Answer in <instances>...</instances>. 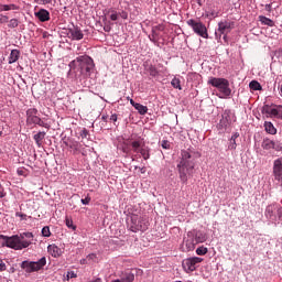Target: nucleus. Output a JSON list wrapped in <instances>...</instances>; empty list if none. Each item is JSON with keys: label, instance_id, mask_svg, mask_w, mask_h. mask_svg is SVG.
I'll return each mask as SVG.
<instances>
[{"label": "nucleus", "instance_id": "2f4dec72", "mask_svg": "<svg viewBox=\"0 0 282 282\" xmlns=\"http://www.w3.org/2000/svg\"><path fill=\"white\" fill-rule=\"evenodd\" d=\"M131 147H132L134 153H140V149H142V143H140V141H133L131 143Z\"/></svg>", "mask_w": 282, "mask_h": 282}, {"label": "nucleus", "instance_id": "473e14b6", "mask_svg": "<svg viewBox=\"0 0 282 282\" xmlns=\"http://www.w3.org/2000/svg\"><path fill=\"white\" fill-rule=\"evenodd\" d=\"M65 224H66L67 228H69L70 230H76V225H74V220H72V218L66 217Z\"/></svg>", "mask_w": 282, "mask_h": 282}, {"label": "nucleus", "instance_id": "f8f14e48", "mask_svg": "<svg viewBox=\"0 0 282 282\" xmlns=\"http://www.w3.org/2000/svg\"><path fill=\"white\" fill-rule=\"evenodd\" d=\"M279 207L280 206L276 203L267 206L264 217H267V219H269L270 221H276V214L279 213Z\"/></svg>", "mask_w": 282, "mask_h": 282}, {"label": "nucleus", "instance_id": "1a4fd4ad", "mask_svg": "<svg viewBox=\"0 0 282 282\" xmlns=\"http://www.w3.org/2000/svg\"><path fill=\"white\" fill-rule=\"evenodd\" d=\"M37 113L39 110L36 108H30L26 110L28 124H39V127H44L45 129H47V123L42 121Z\"/></svg>", "mask_w": 282, "mask_h": 282}, {"label": "nucleus", "instance_id": "0eeeda50", "mask_svg": "<svg viewBox=\"0 0 282 282\" xmlns=\"http://www.w3.org/2000/svg\"><path fill=\"white\" fill-rule=\"evenodd\" d=\"M148 229H149V220H147V218L138 215L131 216L130 230L132 232H139V231L144 232Z\"/></svg>", "mask_w": 282, "mask_h": 282}, {"label": "nucleus", "instance_id": "3c124183", "mask_svg": "<svg viewBox=\"0 0 282 282\" xmlns=\"http://www.w3.org/2000/svg\"><path fill=\"white\" fill-rule=\"evenodd\" d=\"M119 17H121V19H124V20L129 19V14L127 13V11H121L119 13Z\"/></svg>", "mask_w": 282, "mask_h": 282}, {"label": "nucleus", "instance_id": "ddd939ff", "mask_svg": "<svg viewBox=\"0 0 282 282\" xmlns=\"http://www.w3.org/2000/svg\"><path fill=\"white\" fill-rule=\"evenodd\" d=\"M261 147L262 149H264V151H270L272 149L274 151H282L281 142H274L273 140H270V139H263Z\"/></svg>", "mask_w": 282, "mask_h": 282}, {"label": "nucleus", "instance_id": "8fccbe9b", "mask_svg": "<svg viewBox=\"0 0 282 282\" xmlns=\"http://www.w3.org/2000/svg\"><path fill=\"white\" fill-rule=\"evenodd\" d=\"M37 3L41 6H47L48 3H52V0H37Z\"/></svg>", "mask_w": 282, "mask_h": 282}, {"label": "nucleus", "instance_id": "4d7b16f0", "mask_svg": "<svg viewBox=\"0 0 282 282\" xmlns=\"http://www.w3.org/2000/svg\"><path fill=\"white\" fill-rule=\"evenodd\" d=\"M110 120H111L112 122H118V115H116V113L111 115V116H110Z\"/></svg>", "mask_w": 282, "mask_h": 282}, {"label": "nucleus", "instance_id": "dca6fc26", "mask_svg": "<svg viewBox=\"0 0 282 282\" xmlns=\"http://www.w3.org/2000/svg\"><path fill=\"white\" fill-rule=\"evenodd\" d=\"M47 252L51 257H54V259H58V257L63 254V249L53 243L47 246Z\"/></svg>", "mask_w": 282, "mask_h": 282}, {"label": "nucleus", "instance_id": "7c9ffc66", "mask_svg": "<svg viewBox=\"0 0 282 282\" xmlns=\"http://www.w3.org/2000/svg\"><path fill=\"white\" fill-rule=\"evenodd\" d=\"M196 254H198V257H204V254H208V248L200 246L196 249Z\"/></svg>", "mask_w": 282, "mask_h": 282}, {"label": "nucleus", "instance_id": "c85d7f7f", "mask_svg": "<svg viewBox=\"0 0 282 282\" xmlns=\"http://www.w3.org/2000/svg\"><path fill=\"white\" fill-rule=\"evenodd\" d=\"M249 87L252 89V91H261L262 89L261 84L257 80L250 82Z\"/></svg>", "mask_w": 282, "mask_h": 282}, {"label": "nucleus", "instance_id": "f3484780", "mask_svg": "<svg viewBox=\"0 0 282 282\" xmlns=\"http://www.w3.org/2000/svg\"><path fill=\"white\" fill-rule=\"evenodd\" d=\"M68 34L69 39H72L73 41H83L84 34L83 31L78 28L69 29Z\"/></svg>", "mask_w": 282, "mask_h": 282}, {"label": "nucleus", "instance_id": "412c9836", "mask_svg": "<svg viewBox=\"0 0 282 282\" xmlns=\"http://www.w3.org/2000/svg\"><path fill=\"white\" fill-rule=\"evenodd\" d=\"M139 153L143 158V160H149L151 158V148L142 145L139 150Z\"/></svg>", "mask_w": 282, "mask_h": 282}, {"label": "nucleus", "instance_id": "e2e57ef3", "mask_svg": "<svg viewBox=\"0 0 282 282\" xmlns=\"http://www.w3.org/2000/svg\"><path fill=\"white\" fill-rule=\"evenodd\" d=\"M111 282H121L120 279L112 280Z\"/></svg>", "mask_w": 282, "mask_h": 282}, {"label": "nucleus", "instance_id": "bb28decb", "mask_svg": "<svg viewBox=\"0 0 282 282\" xmlns=\"http://www.w3.org/2000/svg\"><path fill=\"white\" fill-rule=\"evenodd\" d=\"M10 10H19L17 4H1L0 12H10Z\"/></svg>", "mask_w": 282, "mask_h": 282}, {"label": "nucleus", "instance_id": "79ce46f5", "mask_svg": "<svg viewBox=\"0 0 282 282\" xmlns=\"http://www.w3.org/2000/svg\"><path fill=\"white\" fill-rule=\"evenodd\" d=\"M88 261H98V257L96 256V253H89L87 256Z\"/></svg>", "mask_w": 282, "mask_h": 282}, {"label": "nucleus", "instance_id": "338daca9", "mask_svg": "<svg viewBox=\"0 0 282 282\" xmlns=\"http://www.w3.org/2000/svg\"><path fill=\"white\" fill-rule=\"evenodd\" d=\"M3 132L0 131V137L2 135Z\"/></svg>", "mask_w": 282, "mask_h": 282}, {"label": "nucleus", "instance_id": "13d9d810", "mask_svg": "<svg viewBox=\"0 0 282 282\" xmlns=\"http://www.w3.org/2000/svg\"><path fill=\"white\" fill-rule=\"evenodd\" d=\"M237 138H239V132H234L230 140H236L237 141Z\"/></svg>", "mask_w": 282, "mask_h": 282}, {"label": "nucleus", "instance_id": "a18cd8bd", "mask_svg": "<svg viewBox=\"0 0 282 282\" xmlns=\"http://www.w3.org/2000/svg\"><path fill=\"white\" fill-rule=\"evenodd\" d=\"M158 75V69L155 66H150V76H156Z\"/></svg>", "mask_w": 282, "mask_h": 282}, {"label": "nucleus", "instance_id": "680f3d73", "mask_svg": "<svg viewBox=\"0 0 282 282\" xmlns=\"http://www.w3.org/2000/svg\"><path fill=\"white\" fill-rule=\"evenodd\" d=\"M18 215V217H25V215H23V214H17Z\"/></svg>", "mask_w": 282, "mask_h": 282}, {"label": "nucleus", "instance_id": "2eb2a0df", "mask_svg": "<svg viewBox=\"0 0 282 282\" xmlns=\"http://www.w3.org/2000/svg\"><path fill=\"white\" fill-rule=\"evenodd\" d=\"M64 144L65 147H68V149H70V151H73L74 154L80 153V149L83 148L80 142L74 139H67L66 141H64Z\"/></svg>", "mask_w": 282, "mask_h": 282}, {"label": "nucleus", "instance_id": "20e7f679", "mask_svg": "<svg viewBox=\"0 0 282 282\" xmlns=\"http://www.w3.org/2000/svg\"><path fill=\"white\" fill-rule=\"evenodd\" d=\"M207 83L208 85H212V87H216V89H218V98H230L232 89H230V82H228V79L210 77Z\"/></svg>", "mask_w": 282, "mask_h": 282}, {"label": "nucleus", "instance_id": "7ed1b4c3", "mask_svg": "<svg viewBox=\"0 0 282 282\" xmlns=\"http://www.w3.org/2000/svg\"><path fill=\"white\" fill-rule=\"evenodd\" d=\"M194 169L195 158H193V154H191L188 150H183L181 152V161L177 164L180 180L181 182H183V184H186L188 182V175L193 173Z\"/></svg>", "mask_w": 282, "mask_h": 282}, {"label": "nucleus", "instance_id": "864d4df0", "mask_svg": "<svg viewBox=\"0 0 282 282\" xmlns=\"http://www.w3.org/2000/svg\"><path fill=\"white\" fill-rule=\"evenodd\" d=\"M276 215H278L276 219L282 221V207L281 206L278 208V214Z\"/></svg>", "mask_w": 282, "mask_h": 282}, {"label": "nucleus", "instance_id": "6ab92c4d", "mask_svg": "<svg viewBox=\"0 0 282 282\" xmlns=\"http://www.w3.org/2000/svg\"><path fill=\"white\" fill-rule=\"evenodd\" d=\"M35 17L39 19V21L45 23L46 21H50V11L46 9H40L37 12H35Z\"/></svg>", "mask_w": 282, "mask_h": 282}, {"label": "nucleus", "instance_id": "bf43d9fd", "mask_svg": "<svg viewBox=\"0 0 282 282\" xmlns=\"http://www.w3.org/2000/svg\"><path fill=\"white\" fill-rule=\"evenodd\" d=\"M130 104L132 105V107L135 108V105H138V102H135L133 99H130Z\"/></svg>", "mask_w": 282, "mask_h": 282}, {"label": "nucleus", "instance_id": "aec40b11", "mask_svg": "<svg viewBox=\"0 0 282 282\" xmlns=\"http://www.w3.org/2000/svg\"><path fill=\"white\" fill-rule=\"evenodd\" d=\"M187 237H188V239H186L184 241V245H185V248H186L187 252H191V251L195 250V246L197 245L198 241L193 239L191 237V234H188Z\"/></svg>", "mask_w": 282, "mask_h": 282}, {"label": "nucleus", "instance_id": "e433bc0d", "mask_svg": "<svg viewBox=\"0 0 282 282\" xmlns=\"http://www.w3.org/2000/svg\"><path fill=\"white\" fill-rule=\"evenodd\" d=\"M194 240L198 241L197 243H204V241H206V236H204V234H198Z\"/></svg>", "mask_w": 282, "mask_h": 282}, {"label": "nucleus", "instance_id": "a211bd4d", "mask_svg": "<svg viewBox=\"0 0 282 282\" xmlns=\"http://www.w3.org/2000/svg\"><path fill=\"white\" fill-rule=\"evenodd\" d=\"M262 113L267 118H275V105H264L262 107Z\"/></svg>", "mask_w": 282, "mask_h": 282}, {"label": "nucleus", "instance_id": "6e6d98bb", "mask_svg": "<svg viewBox=\"0 0 282 282\" xmlns=\"http://www.w3.org/2000/svg\"><path fill=\"white\" fill-rule=\"evenodd\" d=\"M76 273L74 272V271H69L68 273H67V279H76Z\"/></svg>", "mask_w": 282, "mask_h": 282}, {"label": "nucleus", "instance_id": "cd10ccee", "mask_svg": "<svg viewBox=\"0 0 282 282\" xmlns=\"http://www.w3.org/2000/svg\"><path fill=\"white\" fill-rule=\"evenodd\" d=\"M134 109H137V111H139V113L141 116H144V113H147V111H149V108L142 104H135Z\"/></svg>", "mask_w": 282, "mask_h": 282}, {"label": "nucleus", "instance_id": "603ef678", "mask_svg": "<svg viewBox=\"0 0 282 282\" xmlns=\"http://www.w3.org/2000/svg\"><path fill=\"white\" fill-rule=\"evenodd\" d=\"M82 138H87L89 135V131L87 129H83L80 132Z\"/></svg>", "mask_w": 282, "mask_h": 282}, {"label": "nucleus", "instance_id": "a878e982", "mask_svg": "<svg viewBox=\"0 0 282 282\" xmlns=\"http://www.w3.org/2000/svg\"><path fill=\"white\" fill-rule=\"evenodd\" d=\"M33 140H35L37 147H41L43 140H45V132H37L33 135Z\"/></svg>", "mask_w": 282, "mask_h": 282}, {"label": "nucleus", "instance_id": "72a5a7b5", "mask_svg": "<svg viewBox=\"0 0 282 282\" xmlns=\"http://www.w3.org/2000/svg\"><path fill=\"white\" fill-rule=\"evenodd\" d=\"M275 118L282 120V105H275Z\"/></svg>", "mask_w": 282, "mask_h": 282}, {"label": "nucleus", "instance_id": "0e129e2a", "mask_svg": "<svg viewBox=\"0 0 282 282\" xmlns=\"http://www.w3.org/2000/svg\"><path fill=\"white\" fill-rule=\"evenodd\" d=\"M19 175H23V171H18Z\"/></svg>", "mask_w": 282, "mask_h": 282}, {"label": "nucleus", "instance_id": "f257e3e1", "mask_svg": "<svg viewBox=\"0 0 282 282\" xmlns=\"http://www.w3.org/2000/svg\"><path fill=\"white\" fill-rule=\"evenodd\" d=\"M32 239H34L32 232H23L11 237L0 235V246L1 248H11L12 250H24V248L32 246Z\"/></svg>", "mask_w": 282, "mask_h": 282}, {"label": "nucleus", "instance_id": "393cba45", "mask_svg": "<svg viewBox=\"0 0 282 282\" xmlns=\"http://www.w3.org/2000/svg\"><path fill=\"white\" fill-rule=\"evenodd\" d=\"M259 21L262 23V25H268L269 28H273L274 25V21H272L270 18H265L264 15H260Z\"/></svg>", "mask_w": 282, "mask_h": 282}, {"label": "nucleus", "instance_id": "69168bd1", "mask_svg": "<svg viewBox=\"0 0 282 282\" xmlns=\"http://www.w3.org/2000/svg\"><path fill=\"white\" fill-rule=\"evenodd\" d=\"M141 173H145V170H144V167H142V169H141Z\"/></svg>", "mask_w": 282, "mask_h": 282}, {"label": "nucleus", "instance_id": "5fc2aeb1", "mask_svg": "<svg viewBox=\"0 0 282 282\" xmlns=\"http://www.w3.org/2000/svg\"><path fill=\"white\" fill-rule=\"evenodd\" d=\"M0 272H6V262L3 260H0Z\"/></svg>", "mask_w": 282, "mask_h": 282}, {"label": "nucleus", "instance_id": "052dcab7", "mask_svg": "<svg viewBox=\"0 0 282 282\" xmlns=\"http://www.w3.org/2000/svg\"><path fill=\"white\" fill-rule=\"evenodd\" d=\"M105 32H109V28L105 26L104 28Z\"/></svg>", "mask_w": 282, "mask_h": 282}, {"label": "nucleus", "instance_id": "423d86ee", "mask_svg": "<svg viewBox=\"0 0 282 282\" xmlns=\"http://www.w3.org/2000/svg\"><path fill=\"white\" fill-rule=\"evenodd\" d=\"M235 28V22H230L228 20L220 21L218 23V29L215 31V37L217 41H221V36L226 41L228 37V34L232 32V29Z\"/></svg>", "mask_w": 282, "mask_h": 282}, {"label": "nucleus", "instance_id": "58836bf2", "mask_svg": "<svg viewBox=\"0 0 282 282\" xmlns=\"http://www.w3.org/2000/svg\"><path fill=\"white\" fill-rule=\"evenodd\" d=\"M161 147H162V149L169 150V149H171V142H169L167 140H163L161 142Z\"/></svg>", "mask_w": 282, "mask_h": 282}, {"label": "nucleus", "instance_id": "ea45409f", "mask_svg": "<svg viewBox=\"0 0 282 282\" xmlns=\"http://www.w3.org/2000/svg\"><path fill=\"white\" fill-rule=\"evenodd\" d=\"M119 13L116 10H111L110 19L112 21H118Z\"/></svg>", "mask_w": 282, "mask_h": 282}, {"label": "nucleus", "instance_id": "39448f33", "mask_svg": "<svg viewBox=\"0 0 282 282\" xmlns=\"http://www.w3.org/2000/svg\"><path fill=\"white\" fill-rule=\"evenodd\" d=\"M45 265H47V258H45V257H42L37 261L24 260L21 263L22 270H25V272H28V273L39 272L40 270H43V268H45Z\"/></svg>", "mask_w": 282, "mask_h": 282}, {"label": "nucleus", "instance_id": "4be33fe9", "mask_svg": "<svg viewBox=\"0 0 282 282\" xmlns=\"http://www.w3.org/2000/svg\"><path fill=\"white\" fill-rule=\"evenodd\" d=\"M19 56H21V52H19V50H12L9 55V65L17 63V61H19Z\"/></svg>", "mask_w": 282, "mask_h": 282}, {"label": "nucleus", "instance_id": "de8ad7c7", "mask_svg": "<svg viewBox=\"0 0 282 282\" xmlns=\"http://www.w3.org/2000/svg\"><path fill=\"white\" fill-rule=\"evenodd\" d=\"M6 197V189L3 188V185L0 183V199H3Z\"/></svg>", "mask_w": 282, "mask_h": 282}, {"label": "nucleus", "instance_id": "4c0bfd02", "mask_svg": "<svg viewBox=\"0 0 282 282\" xmlns=\"http://www.w3.org/2000/svg\"><path fill=\"white\" fill-rule=\"evenodd\" d=\"M42 236L43 237H51L52 236V231H50V228L47 226L42 228Z\"/></svg>", "mask_w": 282, "mask_h": 282}, {"label": "nucleus", "instance_id": "4468645a", "mask_svg": "<svg viewBox=\"0 0 282 282\" xmlns=\"http://www.w3.org/2000/svg\"><path fill=\"white\" fill-rule=\"evenodd\" d=\"M273 176L276 182L282 180V156L273 161Z\"/></svg>", "mask_w": 282, "mask_h": 282}, {"label": "nucleus", "instance_id": "c03bdc74", "mask_svg": "<svg viewBox=\"0 0 282 282\" xmlns=\"http://www.w3.org/2000/svg\"><path fill=\"white\" fill-rule=\"evenodd\" d=\"M80 202L84 206H88L89 202H91V197L87 196L86 198H82Z\"/></svg>", "mask_w": 282, "mask_h": 282}, {"label": "nucleus", "instance_id": "37998d69", "mask_svg": "<svg viewBox=\"0 0 282 282\" xmlns=\"http://www.w3.org/2000/svg\"><path fill=\"white\" fill-rule=\"evenodd\" d=\"M121 151H123L124 153H129V143L123 142L121 145Z\"/></svg>", "mask_w": 282, "mask_h": 282}, {"label": "nucleus", "instance_id": "a19ab883", "mask_svg": "<svg viewBox=\"0 0 282 282\" xmlns=\"http://www.w3.org/2000/svg\"><path fill=\"white\" fill-rule=\"evenodd\" d=\"M207 17H210L212 19H217L219 17V12L213 10L207 13Z\"/></svg>", "mask_w": 282, "mask_h": 282}, {"label": "nucleus", "instance_id": "09e8293b", "mask_svg": "<svg viewBox=\"0 0 282 282\" xmlns=\"http://www.w3.org/2000/svg\"><path fill=\"white\" fill-rule=\"evenodd\" d=\"M158 36V33H155V30H152V35L149 36L150 41H152V43H155V37Z\"/></svg>", "mask_w": 282, "mask_h": 282}, {"label": "nucleus", "instance_id": "c756f323", "mask_svg": "<svg viewBox=\"0 0 282 282\" xmlns=\"http://www.w3.org/2000/svg\"><path fill=\"white\" fill-rule=\"evenodd\" d=\"M172 87H174V89H180L182 90V82L180 80V78L174 77L171 82Z\"/></svg>", "mask_w": 282, "mask_h": 282}, {"label": "nucleus", "instance_id": "6e6552de", "mask_svg": "<svg viewBox=\"0 0 282 282\" xmlns=\"http://www.w3.org/2000/svg\"><path fill=\"white\" fill-rule=\"evenodd\" d=\"M187 25L192 28L194 34H197V36H202V39H208V29H206V24H204V22L189 19L187 20Z\"/></svg>", "mask_w": 282, "mask_h": 282}, {"label": "nucleus", "instance_id": "f704fd0d", "mask_svg": "<svg viewBox=\"0 0 282 282\" xmlns=\"http://www.w3.org/2000/svg\"><path fill=\"white\" fill-rule=\"evenodd\" d=\"M228 149L229 151H235L237 149V141L235 139H229Z\"/></svg>", "mask_w": 282, "mask_h": 282}, {"label": "nucleus", "instance_id": "49530a36", "mask_svg": "<svg viewBox=\"0 0 282 282\" xmlns=\"http://www.w3.org/2000/svg\"><path fill=\"white\" fill-rule=\"evenodd\" d=\"M8 21H9L8 15L0 14V24L1 23H8Z\"/></svg>", "mask_w": 282, "mask_h": 282}, {"label": "nucleus", "instance_id": "9d476101", "mask_svg": "<svg viewBox=\"0 0 282 282\" xmlns=\"http://www.w3.org/2000/svg\"><path fill=\"white\" fill-rule=\"evenodd\" d=\"M204 259L199 257L187 258L183 260V270H185L187 273L195 272V270H197V264L202 263Z\"/></svg>", "mask_w": 282, "mask_h": 282}, {"label": "nucleus", "instance_id": "b1692460", "mask_svg": "<svg viewBox=\"0 0 282 282\" xmlns=\"http://www.w3.org/2000/svg\"><path fill=\"white\" fill-rule=\"evenodd\" d=\"M135 280V274L131 272H126L121 275V279L119 281L121 282H133Z\"/></svg>", "mask_w": 282, "mask_h": 282}, {"label": "nucleus", "instance_id": "9b49d317", "mask_svg": "<svg viewBox=\"0 0 282 282\" xmlns=\"http://www.w3.org/2000/svg\"><path fill=\"white\" fill-rule=\"evenodd\" d=\"M237 117L230 111V110H225L223 112V118L219 121V129H226L227 127H230L232 122H236Z\"/></svg>", "mask_w": 282, "mask_h": 282}, {"label": "nucleus", "instance_id": "c9c22d12", "mask_svg": "<svg viewBox=\"0 0 282 282\" xmlns=\"http://www.w3.org/2000/svg\"><path fill=\"white\" fill-rule=\"evenodd\" d=\"M8 28H11V29L19 28V20L18 19H11L9 21Z\"/></svg>", "mask_w": 282, "mask_h": 282}, {"label": "nucleus", "instance_id": "f03ea898", "mask_svg": "<svg viewBox=\"0 0 282 282\" xmlns=\"http://www.w3.org/2000/svg\"><path fill=\"white\" fill-rule=\"evenodd\" d=\"M69 67H75L76 76H82L83 78H89L94 73V59L88 55L78 56L76 59L69 63Z\"/></svg>", "mask_w": 282, "mask_h": 282}, {"label": "nucleus", "instance_id": "5701e85b", "mask_svg": "<svg viewBox=\"0 0 282 282\" xmlns=\"http://www.w3.org/2000/svg\"><path fill=\"white\" fill-rule=\"evenodd\" d=\"M264 131H267V133H270V135H276V128L270 121L264 122Z\"/></svg>", "mask_w": 282, "mask_h": 282}]
</instances>
